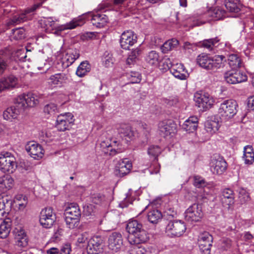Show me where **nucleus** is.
I'll use <instances>...</instances> for the list:
<instances>
[{
    "instance_id": "obj_1",
    "label": "nucleus",
    "mask_w": 254,
    "mask_h": 254,
    "mask_svg": "<svg viewBox=\"0 0 254 254\" xmlns=\"http://www.w3.org/2000/svg\"><path fill=\"white\" fill-rule=\"evenodd\" d=\"M84 23L82 18L74 19L65 25L58 26L53 20L52 17L44 18L41 20V24L44 25V28L47 32H52L54 30L56 31L54 33L58 34L59 32L65 29H71L76 26H82Z\"/></svg>"
},
{
    "instance_id": "obj_2",
    "label": "nucleus",
    "mask_w": 254,
    "mask_h": 254,
    "mask_svg": "<svg viewBox=\"0 0 254 254\" xmlns=\"http://www.w3.org/2000/svg\"><path fill=\"white\" fill-rule=\"evenodd\" d=\"M224 59L225 57L222 55H216L211 58L207 55L202 54L197 57L196 61L201 67L206 70L216 71L224 66Z\"/></svg>"
},
{
    "instance_id": "obj_3",
    "label": "nucleus",
    "mask_w": 254,
    "mask_h": 254,
    "mask_svg": "<svg viewBox=\"0 0 254 254\" xmlns=\"http://www.w3.org/2000/svg\"><path fill=\"white\" fill-rule=\"evenodd\" d=\"M238 105L236 101L229 99L224 100L219 107L218 114L222 121H227L237 113Z\"/></svg>"
},
{
    "instance_id": "obj_4",
    "label": "nucleus",
    "mask_w": 254,
    "mask_h": 254,
    "mask_svg": "<svg viewBox=\"0 0 254 254\" xmlns=\"http://www.w3.org/2000/svg\"><path fill=\"white\" fill-rule=\"evenodd\" d=\"M17 164L15 157L8 152L0 155V170L3 173H12L16 169Z\"/></svg>"
},
{
    "instance_id": "obj_5",
    "label": "nucleus",
    "mask_w": 254,
    "mask_h": 254,
    "mask_svg": "<svg viewBox=\"0 0 254 254\" xmlns=\"http://www.w3.org/2000/svg\"><path fill=\"white\" fill-rule=\"evenodd\" d=\"M226 12L222 7L216 6L209 9L204 14V16L208 17L206 21H202L198 19L193 21L192 27L199 26L205 23L206 21L209 22L212 20H220L226 16Z\"/></svg>"
},
{
    "instance_id": "obj_6",
    "label": "nucleus",
    "mask_w": 254,
    "mask_h": 254,
    "mask_svg": "<svg viewBox=\"0 0 254 254\" xmlns=\"http://www.w3.org/2000/svg\"><path fill=\"white\" fill-rule=\"evenodd\" d=\"M56 220V214L53 208L46 207L42 209L40 215V223L44 228H51Z\"/></svg>"
},
{
    "instance_id": "obj_7",
    "label": "nucleus",
    "mask_w": 254,
    "mask_h": 254,
    "mask_svg": "<svg viewBox=\"0 0 254 254\" xmlns=\"http://www.w3.org/2000/svg\"><path fill=\"white\" fill-rule=\"evenodd\" d=\"M186 230L184 222L180 220L171 221L166 227V232L172 237H180Z\"/></svg>"
},
{
    "instance_id": "obj_8",
    "label": "nucleus",
    "mask_w": 254,
    "mask_h": 254,
    "mask_svg": "<svg viewBox=\"0 0 254 254\" xmlns=\"http://www.w3.org/2000/svg\"><path fill=\"white\" fill-rule=\"evenodd\" d=\"M203 213L200 205L194 203L190 206L185 212V218L190 222H197L202 217Z\"/></svg>"
},
{
    "instance_id": "obj_9",
    "label": "nucleus",
    "mask_w": 254,
    "mask_h": 254,
    "mask_svg": "<svg viewBox=\"0 0 254 254\" xmlns=\"http://www.w3.org/2000/svg\"><path fill=\"white\" fill-rule=\"evenodd\" d=\"M196 105L206 111L212 107L214 101L212 96L208 93H196L194 95Z\"/></svg>"
},
{
    "instance_id": "obj_10",
    "label": "nucleus",
    "mask_w": 254,
    "mask_h": 254,
    "mask_svg": "<svg viewBox=\"0 0 254 254\" xmlns=\"http://www.w3.org/2000/svg\"><path fill=\"white\" fill-rule=\"evenodd\" d=\"M137 36L133 31L130 30H126L120 36V46L124 50H129L130 47L137 42Z\"/></svg>"
},
{
    "instance_id": "obj_11",
    "label": "nucleus",
    "mask_w": 254,
    "mask_h": 254,
    "mask_svg": "<svg viewBox=\"0 0 254 254\" xmlns=\"http://www.w3.org/2000/svg\"><path fill=\"white\" fill-rule=\"evenodd\" d=\"M212 236L207 232L201 233L198 239L199 250L203 254H210L212 243Z\"/></svg>"
},
{
    "instance_id": "obj_12",
    "label": "nucleus",
    "mask_w": 254,
    "mask_h": 254,
    "mask_svg": "<svg viewBox=\"0 0 254 254\" xmlns=\"http://www.w3.org/2000/svg\"><path fill=\"white\" fill-rule=\"evenodd\" d=\"M17 100L23 110L28 107H33L39 103L38 97L32 93L19 95Z\"/></svg>"
},
{
    "instance_id": "obj_13",
    "label": "nucleus",
    "mask_w": 254,
    "mask_h": 254,
    "mask_svg": "<svg viewBox=\"0 0 254 254\" xmlns=\"http://www.w3.org/2000/svg\"><path fill=\"white\" fill-rule=\"evenodd\" d=\"M73 116L70 113L61 114L57 117L56 127L60 131L68 129L71 124L73 122Z\"/></svg>"
},
{
    "instance_id": "obj_14",
    "label": "nucleus",
    "mask_w": 254,
    "mask_h": 254,
    "mask_svg": "<svg viewBox=\"0 0 254 254\" xmlns=\"http://www.w3.org/2000/svg\"><path fill=\"white\" fill-rule=\"evenodd\" d=\"M224 79L229 84H236L246 81L247 76L240 71L231 70L225 73Z\"/></svg>"
},
{
    "instance_id": "obj_15",
    "label": "nucleus",
    "mask_w": 254,
    "mask_h": 254,
    "mask_svg": "<svg viewBox=\"0 0 254 254\" xmlns=\"http://www.w3.org/2000/svg\"><path fill=\"white\" fill-rule=\"evenodd\" d=\"M158 129L160 135L166 137L175 133L176 125L172 120H164L159 123Z\"/></svg>"
},
{
    "instance_id": "obj_16",
    "label": "nucleus",
    "mask_w": 254,
    "mask_h": 254,
    "mask_svg": "<svg viewBox=\"0 0 254 254\" xmlns=\"http://www.w3.org/2000/svg\"><path fill=\"white\" fill-rule=\"evenodd\" d=\"M103 240L100 236H95L88 241L87 252L88 254H99L102 251Z\"/></svg>"
},
{
    "instance_id": "obj_17",
    "label": "nucleus",
    "mask_w": 254,
    "mask_h": 254,
    "mask_svg": "<svg viewBox=\"0 0 254 254\" xmlns=\"http://www.w3.org/2000/svg\"><path fill=\"white\" fill-rule=\"evenodd\" d=\"M25 149L31 157L35 159L42 158L44 155V150L42 146L34 141H30L25 145Z\"/></svg>"
},
{
    "instance_id": "obj_18",
    "label": "nucleus",
    "mask_w": 254,
    "mask_h": 254,
    "mask_svg": "<svg viewBox=\"0 0 254 254\" xmlns=\"http://www.w3.org/2000/svg\"><path fill=\"white\" fill-rule=\"evenodd\" d=\"M149 239V234L144 228L133 235L128 237V241L131 245L144 244L146 243Z\"/></svg>"
},
{
    "instance_id": "obj_19",
    "label": "nucleus",
    "mask_w": 254,
    "mask_h": 254,
    "mask_svg": "<svg viewBox=\"0 0 254 254\" xmlns=\"http://www.w3.org/2000/svg\"><path fill=\"white\" fill-rule=\"evenodd\" d=\"M131 168V163L127 159H124L118 162L114 173L116 176L123 177L129 173Z\"/></svg>"
},
{
    "instance_id": "obj_20",
    "label": "nucleus",
    "mask_w": 254,
    "mask_h": 254,
    "mask_svg": "<svg viewBox=\"0 0 254 254\" xmlns=\"http://www.w3.org/2000/svg\"><path fill=\"white\" fill-rule=\"evenodd\" d=\"M123 245L122 235L118 232H114L110 235L108 239V247L112 251L117 252Z\"/></svg>"
},
{
    "instance_id": "obj_21",
    "label": "nucleus",
    "mask_w": 254,
    "mask_h": 254,
    "mask_svg": "<svg viewBox=\"0 0 254 254\" xmlns=\"http://www.w3.org/2000/svg\"><path fill=\"white\" fill-rule=\"evenodd\" d=\"M12 200L6 195H0V219L7 217L11 207Z\"/></svg>"
},
{
    "instance_id": "obj_22",
    "label": "nucleus",
    "mask_w": 254,
    "mask_h": 254,
    "mask_svg": "<svg viewBox=\"0 0 254 254\" xmlns=\"http://www.w3.org/2000/svg\"><path fill=\"white\" fill-rule=\"evenodd\" d=\"M170 72L176 78L181 80H185L189 76L187 70L184 65L181 63L173 64Z\"/></svg>"
},
{
    "instance_id": "obj_23",
    "label": "nucleus",
    "mask_w": 254,
    "mask_h": 254,
    "mask_svg": "<svg viewBox=\"0 0 254 254\" xmlns=\"http://www.w3.org/2000/svg\"><path fill=\"white\" fill-rule=\"evenodd\" d=\"M227 167L225 160L221 157L217 159H213L211 161V169L213 173L218 175L223 174Z\"/></svg>"
},
{
    "instance_id": "obj_24",
    "label": "nucleus",
    "mask_w": 254,
    "mask_h": 254,
    "mask_svg": "<svg viewBox=\"0 0 254 254\" xmlns=\"http://www.w3.org/2000/svg\"><path fill=\"white\" fill-rule=\"evenodd\" d=\"M18 78L13 75L2 78L0 81V91L5 89H11L16 87Z\"/></svg>"
},
{
    "instance_id": "obj_25",
    "label": "nucleus",
    "mask_w": 254,
    "mask_h": 254,
    "mask_svg": "<svg viewBox=\"0 0 254 254\" xmlns=\"http://www.w3.org/2000/svg\"><path fill=\"white\" fill-rule=\"evenodd\" d=\"M23 110L20 106L16 100L15 105L8 108L3 114V118L5 120H8L12 119H16L19 115L20 112Z\"/></svg>"
},
{
    "instance_id": "obj_26",
    "label": "nucleus",
    "mask_w": 254,
    "mask_h": 254,
    "mask_svg": "<svg viewBox=\"0 0 254 254\" xmlns=\"http://www.w3.org/2000/svg\"><path fill=\"white\" fill-rule=\"evenodd\" d=\"M68 79L67 74L64 73H58L52 75L49 78V84L52 86L61 85L65 83Z\"/></svg>"
},
{
    "instance_id": "obj_27",
    "label": "nucleus",
    "mask_w": 254,
    "mask_h": 254,
    "mask_svg": "<svg viewBox=\"0 0 254 254\" xmlns=\"http://www.w3.org/2000/svg\"><path fill=\"white\" fill-rule=\"evenodd\" d=\"M234 198L235 194L231 189H225L222 191L221 199L224 206H228V208L232 206L235 202Z\"/></svg>"
},
{
    "instance_id": "obj_28",
    "label": "nucleus",
    "mask_w": 254,
    "mask_h": 254,
    "mask_svg": "<svg viewBox=\"0 0 254 254\" xmlns=\"http://www.w3.org/2000/svg\"><path fill=\"white\" fill-rule=\"evenodd\" d=\"M89 18L91 17L90 20L92 24L97 27L101 28L104 27L108 22V17L104 14L97 13L88 14Z\"/></svg>"
},
{
    "instance_id": "obj_29",
    "label": "nucleus",
    "mask_w": 254,
    "mask_h": 254,
    "mask_svg": "<svg viewBox=\"0 0 254 254\" xmlns=\"http://www.w3.org/2000/svg\"><path fill=\"white\" fill-rule=\"evenodd\" d=\"M15 245L20 247H25L28 245V238L23 230H17L14 231Z\"/></svg>"
},
{
    "instance_id": "obj_30",
    "label": "nucleus",
    "mask_w": 254,
    "mask_h": 254,
    "mask_svg": "<svg viewBox=\"0 0 254 254\" xmlns=\"http://www.w3.org/2000/svg\"><path fill=\"white\" fill-rule=\"evenodd\" d=\"M65 216L72 217L74 220H79L81 216V211L79 206L76 203H70L66 208L64 211Z\"/></svg>"
},
{
    "instance_id": "obj_31",
    "label": "nucleus",
    "mask_w": 254,
    "mask_h": 254,
    "mask_svg": "<svg viewBox=\"0 0 254 254\" xmlns=\"http://www.w3.org/2000/svg\"><path fill=\"white\" fill-rule=\"evenodd\" d=\"M79 52L76 49H70L63 58V63L68 66L79 57Z\"/></svg>"
},
{
    "instance_id": "obj_32",
    "label": "nucleus",
    "mask_w": 254,
    "mask_h": 254,
    "mask_svg": "<svg viewBox=\"0 0 254 254\" xmlns=\"http://www.w3.org/2000/svg\"><path fill=\"white\" fill-rule=\"evenodd\" d=\"M14 180L9 176H4L0 178V191L4 192L13 186Z\"/></svg>"
},
{
    "instance_id": "obj_33",
    "label": "nucleus",
    "mask_w": 254,
    "mask_h": 254,
    "mask_svg": "<svg viewBox=\"0 0 254 254\" xmlns=\"http://www.w3.org/2000/svg\"><path fill=\"white\" fill-rule=\"evenodd\" d=\"M143 228L142 224L136 220L129 221L127 225L126 229L129 235H133Z\"/></svg>"
},
{
    "instance_id": "obj_34",
    "label": "nucleus",
    "mask_w": 254,
    "mask_h": 254,
    "mask_svg": "<svg viewBox=\"0 0 254 254\" xmlns=\"http://www.w3.org/2000/svg\"><path fill=\"white\" fill-rule=\"evenodd\" d=\"M11 221L8 218L4 219L0 225V238H6L11 230Z\"/></svg>"
},
{
    "instance_id": "obj_35",
    "label": "nucleus",
    "mask_w": 254,
    "mask_h": 254,
    "mask_svg": "<svg viewBox=\"0 0 254 254\" xmlns=\"http://www.w3.org/2000/svg\"><path fill=\"white\" fill-rule=\"evenodd\" d=\"M198 119L195 116H192L187 120L183 125V128L187 131L192 132L197 127Z\"/></svg>"
},
{
    "instance_id": "obj_36",
    "label": "nucleus",
    "mask_w": 254,
    "mask_h": 254,
    "mask_svg": "<svg viewBox=\"0 0 254 254\" xmlns=\"http://www.w3.org/2000/svg\"><path fill=\"white\" fill-rule=\"evenodd\" d=\"M243 158L246 164L251 165L254 162V151L252 146L247 145L244 147Z\"/></svg>"
},
{
    "instance_id": "obj_37",
    "label": "nucleus",
    "mask_w": 254,
    "mask_h": 254,
    "mask_svg": "<svg viewBox=\"0 0 254 254\" xmlns=\"http://www.w3.org/2000/svg\"><path fill=\"white\" fill-rule=\"evenodd\" d=\"M161 60L159 53L155 51L149 52L145 57V61L151 65H157Z\"/></svg>"
},
{
    "instance_id": "obj_38",
    "label": "nucleus",
    "mask_w": 254,
    "mask_h": 254,
    "mask_svg": "<svg viewBox=\"0 0 254 254\" xmlns=\"http://www.w3.org/2000/svg\"><path fill=\"white\" fill-rule=\"evenodd\" d=\"M226 8L230 12H238L241 9L240 0H225Z\"/></svg>"
},
{
    "instance_id": "obj_39",
    "label": "nucleus",
    "mask_w": 254,
    "mask_h": 254,
    "mask_svg": "<svg viewBox=\"0 0 254 254\" xmlns=\"http://www.w3.org/2000/svg\"><path fill=\"white\" fill-rule=\"evenodd\" d=\"M118 132L123 136L131 138L133 136V132L131 130V127L127 124H122L117 127Z\"/></svg>"
},
{
    "instance_id": "obj_40",
    "label": "nucleus",
    "mask_w": 254,
    "mask_h": 254,
    "mask_svg": "<svg viewBox=\"0 0 254 254\" xmlns=\"http://www.w3.org/2000/svg\"><path fill=\"white\" fill-rule=\"evenodd\" d=\"M91 66L87 61L80 63L76 71V75L79 77H83L90 71Z\"/></svg>"
},
{
    "instance_id": "obj_41",
    "label": "nucleus",
    "mask_w": 254,
    "mask_h": 254,
    "mask_svg": "<svg viewBox=\"0 0 254 254\" xmlns=\"http://www.w3.org/2000/svg\"><path fill=\"white\" fill-rule=\"evenodd\" d=\"M162 217L161 212L157 209L149 211L147 214L148 221L153 224H156Z\"/></svg>"
},
{
    "instance_id": "obj_42",
    "label": "nucleus",
    "mask_w": 254,
    "mask_h": 254,
    "mask_svg": "<svg viewBox=\"0 0 254 254\" xmlns=\"http://www.w3.org/2000/svg\"><path fill=\"white\" fill-rule=\"evenodd\" d=\"M179 44V41L176 39H172L168 40L162 46L161 49L164 53H167L169 51L175 48Z\"/></svg>"
},
{
    "instance_id": "obj_43",
    "label": "nucleus",
    "mask_w": 254,
    "mask_h": 254,
    "mask_svg": "<svg viewBox=\"0 0 254 254\" xmlns=\"http://www.w3.org/2000/svg\"><path fill=\"white\" fill-rule=\"evenodd\" d=\"M228 60L229 64L232 68H240L243 66L241 59L237 55H230Z\"/></svg>"
},
{
    "instance_id": "obj_44",
    "label": "nucleus",
    "mask_w": 254,
    "mask_h": 254,
    "mask_svg": "<svg viewBox=\"0 0 254 254\" xmlns=\"http://www.w3.org/2000/svg\"><path fill=\"white\" fill-rule=\"evenodd\" d=\"M118 141L117 140H114L112 142L110 143H107L105 141H103L101 142L100 145L101 147L103 149L107 148V151L103 150L105 153H108V151H110V155H114L117 153H119L118 149L112 148V147L114 146H116V144H117Z\"/></svg>"
},
{
    "instance_id": "obj_45",
    "label": "nucleus",
    "mask_w": 254,
    "mask_h": 254,
    "mask_svg": "<svg viewBox=\"0 0 254 254\" xmlns=\"http://www.w3.org/2000/svg\"><path fill=\"white\" fill-rule=\"evenodd\" d=\"M218 37L204 40L200 43V46L211 51L213 50L215 45L219 41Z\"/></svg>"
},
{
    "instance_id": "obj_46",
    "label": "nucleus",
    "mask_w": 254,
    "mask_h": 254,
    "mask_svg": "<svg viewBox=\"0 0 254 254\" xmlns=\"http://www.w3.org/2000/svg\"><path fill=\"white\" fill-rule=\"evenodd\" d=\"M162 152L161 149L157 145H151L148 149V154L153 160L158 161V156Z\"/></svg>"
},
{
    "instance_id": "obj_47",
    "label": "nucleus",
    "mask_w": 254,
    "mask_h": 254,
    "mask_svg": "<svg viewBox=\"0 0 254 254\" xmlns=\"http://www.w3.org/2000/svg\"><path fill=\"white\" fill-rule=\"evenodd\" d=\"M205 129L207 132L212 134L218 130V123L213 121H207L205 123Z\"/></svg>"
},
{
    "instance_id": "obj_48",
    "label": "nucleus",
    "mask_w": 254,
    "mask_h": 254,
    "mask_svg": "<svg viewBox=\"0 0 254 254\" xmlns=\"http://www.w3.org/2000/svg\"><path fill=\"white\" fill-rule=\"evenodd\" d=\"M44 112L48 115H54L58 112L57 105L54 103L46 105L44 108Z\"/></svg>"
},
{
    "instance_id": "obj_49",
    "label": "nucleus",
    "mask_w": 254,
    "mask_h": 254,
    "mask_svg": "<svg viewBox=\"0 0 254 254\" xmlns=\"http://www.w3.org/2000/svg\"><path fill=\"white\" fill-rule=\"evenodd\" d=\"M28 19L27 16H25L24 13H21L19 15H15L11 19V23L13 24H17L23 22Z\"/></svg>"
},
{
    "instance_id": "obj_50",
    "label": "nucleus",
    "mask_w": 254,
    "mask_h": 254,
    "mask_svg": "<svg viewBox=\"0 0 254 254\" xmlns=\"http://www.w3.org/2000/svg\"><path fill=\"white\" fill-rule=\"evenodd\" d=\"M65 221L67 227L69 229H73L77 226L79 223V220H75L74 218L67 216H65Z\"/></svg>"
},
{
    "instance_id": "obj_51",
    "label": "nucleus",
    "mask_w": 254,
    "mask_h": 254,
    "mask_svg": "<svg viewBox=\"0 0 254 254\" xmlns=\"http://www.w3.org/2000/svg\"><path fill=\"white\" fill-rule=\"evenodd\" d=\"M14 38L16 40L21 39L25 37V31L23 28H17L12 30Z\"/></svg>"
},
{
    "instance_id": "obj_52",
    "label": "nucleus",
    "mask_w": 254,
    "mask_h": 254,
    "mask_svg": "<svg viewBox=\"0 0 254 254\" xmlns=\"http://www.w3.org/2000/svg\"><path fill=\"white\" fill-rule=\"evenodd\" d=\"M193 185L196 187L199 188L205 186L206 183L202 177L195 176L193 177Z\"/></svg>"
},
{
    "instance_id": "obj_53",
    "label": "nucleus",
    "mask_w": 254,
    "mask_h": 254,
    "mask_svg": "<svg viewBox=\"0 0 254 254\" xmlns=\"http://www.w3.org/2000/svg\"><path fill=\"white\" fill-rule=\"evenodd\" d=\"M239 198L241 203H245L250 200L249 193L244 189H242L239 191Z\"/></svg>"
},
{
    "instance_id": "obj_54",
    "label": "nucleus",
    "mask_w": 254,
    "mask_h": 254,
    "mask_svg": "<svg viewBox=\"0 0 254 254\" xmlns=\"http://www.w3.org/2000/svg\"><path fill=\"white\" fill-rule=\"evenodd\" d=\"M158 161L151 164L149 168L150 174H157L160 172V165L157 162Z\"/></svg>"
},
{
    "instance_id": "obj_55",
    "label": "nucleus",
    "mask_w": 254,
    "mask_h": 254,
    "mask_svg": "<svg viewBox=\"0 0 254 254\" xmlns=\"http://www.w3.org/2000/svg\"><path fill=\"white\" fill-rule=\"evenodd\" d=\"M128 78L131 83H139L141 80V75L138 72H131Z\"/></svg>"
},
{
    "instance_id": "obj_56",
    "label": "nucleus",
    "mask_w": 254,
    "mask_h": 254,
    "mask_svg": "<svg viewBox=\"0 0 254 254\" xmlns=\"http://www.w3.org/2000/svg\"><path fill=\"white\" fill-rule=\"evenodd\" d=\"M89 240L88 234L87 233H84L79 235L77 241L79 244H88Z\"/></svg>"
},
{
    "instance_id": "obj_57",
    "label": "nucleus",
    "mask_w": 254,
    "mask_h": 254,
    "mask_svg": "<svg viewBox=\"0 0 254 254\" xmlns=\"http://www.w3.org/2000/svg\"><path fill=\"white\" fill-rule=\"evenodd\" d=\"M42 3H39L34 4L31 7L26 8L23 13H24L25 15L27 16V14L34 12L38 8L42 5Z\"/></svg>"
},
{
    "instance_id": "obj_58",
    "label": "nucleus",
    "mask_w": 254,
    "mask_h": 254,
    "mask_svg": "<svg viewBox=\"0 0 254 254\" xmlns=\"http://www.w3.org/2000/svg\"><path fill=\"white\" fill-rule=\"evenodd\" d=\"M243 239L248 243L254 244V237L249 232L244 233Z\"/></svg>"
},
{
    "instance_id": "obj_59",
    "label": "nucleus",
    "mask_w": 254,
    "mask_h": 254,
    "mask_svg": "<svg viewBox=\"0 0 254 254\" xmlns=\"http://www.w3.org/2000/svg\"><path fill=\"white\" fill-rule=\"evenodd\" d=\"M232 245V241L228 238L223 239L222 241V248L224 250H227L230 248Z\"/></svg>"
},
{
    "instance_id": "obj_60",
    "label": "nucleus",
    "mask_w": 254,
    "mask_h": 254,
    "mask_svg": "<svg viewBox=\"0 0 254 254\" xmlns=\"http://www.w3.org/2000/svg\"><path fill=\"white\" fill-rule=\"evenodd\" d=\"M173 64H172L171 61L169 58H166L163 60V66L164 69H170L171 70V68Z\"/></svg>"
},
{
    "instance_id": "obj_61",
    "label": "nucleus",
    "mask_w": 254,
    "mask_h": 254,
    "mask_svg": "<svg viewBox=\"0 0 254 254\" xmlns=\"http://www.w3.org/2000/svg\"><path fill=\"white\" fill-rule=\"evenodd\" d=\"M165 103L169 106H172L178 103V99L175 97H170L165 99Z\"/></svg>"
},
{
    "instance_id": "obj_62",
    "label": "nucleus",
    "mask_w": 254,
    "mask_h": 254,
    "mask_svg": "<svg viewBox=\"0 0 254 254\" xmlns=\"http://www.w3.org/2000/svg\"><path fill=\"white\" fill-rule=\"evenodd\" d=\"M17 56L18 57V59L20 61L24 62L27 56L25 54L24 49L19 50L17 52Z\"/></svg>"
},
{
    "instance_id": "obj_63",
    "label": "nucleus",
    "mask_w": 254,
    "mask_h": 254,
    "mask_svg": "<svg viewBox=\"0 0 254 254\" xmlns=\"http://www.w3.org/2000/svg\"><path fill=\"white\" fill-rule=\"evenodd\" d=\"M71 251L70 245L65 244L63 246L61 250L60 254H70Z\"/></svg>"
},
{
    "instance_id": "obj_64",
    "label": "nucleus",
    "mask_w": 254,
    "mask_h": 254,
    "mask_svg": "<svg viewBox=\"0 0 254 254\" xmlns=\"http://www.w3.org/2000/svg\"><path fill=\"white\" fill-rule=\"evenodd\" d=\"M247 104L249 109L254 110V96H251L248 98Z\"/></svg>"
}]
</instances>
